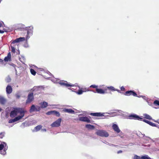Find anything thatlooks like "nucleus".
<instances>
[{"label": "nucleus", "instance_id": "1", "mask_svg": "<svg viewBox=\"0 0 159 159\" xmlns=\"http://www.w3.org/2000/svg\"><path fill=\"white\" fill-rule=\"evenodd\" d=\"M90 87V88H95L96 92L99 94H104L109 93L111 94V91H117L119 93H121L119 90L116 89L114 87L112 86L103 87L102 88V89L98 88V86L95 85H92Z\"/></svg>", "mask_w": 159, "mask_h": 159}, {"label": "nucleus", "instance_id": "2", "mask_svg": "<svg viewBox=\"0 0 159 159\" xmlns=\"http://www.w3.org/2000/svg\"><path fill=\"white\" fill-rule=\"evenodd\" d=\"M27 112V111L24 109L16 108L11 111L10 116L11 117L14 118L17 116L18 114H20V115L18 116H22V118L24 116L25 114Z\"/></svg>", "mask_w": 159, "mask_h": 159}, {"label": "nucleus", "instance_id": "3", "mask_svg": "<svg viewBox=\"0 0 159 159\" xmlns=\"http://www.w3.org/2000/svg\"><path fill=\"white\" fill-rule=\"evenodd\" d=\"M24 39L25 38H24L20 37L12 41L11 44V51L13 53L15 52V49L14 47V46H16L14 44L15 43L22 41L24 40Z\"/></svg>", "mask_w": 159, "mask_h": 159}, {"label": "nucleus", "instance_id": "4", "mask_svg": "<svg viewBox=\"0 0 159 159\" xmlns=\"http://www.w3.org/2000/svg\"><path fill=\"white\" fill-rule=\"evenodd\" d=\"M96 134L98 135L101 137H107L109 136L108 133L105 130H98L96 133Z\"/></svg>", "mask_w": 159, "mask_h": 159}, {"label": "nucleus", "instance_id": "5", "mask_svg": "<svg viewBox=\"0 0 159 159\" xmlns=\"http://www.w3.org/2000/svg\"><path fill=\"white\" fill-rule=\"evenodd\" d=\"M61 119L59 118L55 121L51 125L52 127H58L60 126Z\"/></svg>", "mask_w": 159, "mask_h": 159}, {"label": "nucleus", "instance_id": "6", "mask_svg": "<svg viewBox=\"0 0 159 159\" xmlns=\"http://www.w3.org/2000/svg\"><path fill=\"white\" fill-rule=\"evenodd\" d=\"M123 93L126 96H128L132 95L134 96L139 97L138 96L137 93L133 91L130 90L127 91H126L125 93Z\"/></svg>", "mask_w": 159, "mask_h": 159}, {"label": "nucleus", "instance_id": "7", "mask_svg": "<svg viewBox=\"0 0 159 159\" xmlns=\"http://www.w3.org/2000/svg\"><path fill=\"white\" fill-rule=\"evenodd\" d=\"M34 99L33 93H30L29 94L27 99L26 101V103H30Z\"/></svg>", "mask_w": 159, "mask_h": 159}, {"label": "nucleus", "instance_id": "8", "mask_svg": "<svg viewBox=\"0 0 159 159\" xmlns=\"http://www.w3.org/2000/svg\"><path fill=\"white\" fill-rule=\"evenodd\" d=\"M129 117L130 119H136L138 120H142L143 118L140 117L139 116L135 114L131 115L129 116Z\"/></svg>", "mask_w": 159, "mask_h": 159}, {"label": "nucleus", "instance_id": "9", "mask_svg": "<svg viewBox=\"0 0 159 159\" xmlns=\"http://www.w3.org/2000/svg\"><path fill=\"white\" fill-rule=\"evenodd\" d=\"M59 84L61 85L65 86L66 87H72L73 86V85L68 83L66 81H61L59 82Z\"/></svg>", "mask_w": 159, "mask_h": 159}, {"label": "nucleus", "instance_id": "10", "mask_svg": "<svg viewBox=\"0 0 159 159\" xmlns=\"http://www.w3.org/2000/svg\"><path fill=\"white\" fill-rule=\"evenodd\" d=\"M22 118V116H17L16 117L13 119H11L9 120L8 123H12L15 122L16 121L20 120Z\"/></svg>", "mask_w": 159, "mask_h": 159}, {"label": "nucleus", "instance_id": "11", "mask_svg": "<svg viewBox=\"0 0 159 159\" xmlns=\"http://www.w3.org/2000/svg\"><path fill=\"white\" fill-rule=\"evenodd\" d=\"M112 127L116 133H118L120 132V130L118 126L116 124H113L112 125Z\"/></svg>", "mask_w": 159, "mask_h": 159}, {"label": "nucleus", "instance_id": "12", "mask_svg": "<svg viewBox=\"0 0 159 159\" xmlns=\"http://www.w3.org/2000/svg\"><path fill=\"white\" fill-rule=\"evenodd\" d=\"M104 113L97 112L94 113H90L89 114L91 116H94L100 117L103 116H104Z\"/></svg>", "mask_w": 159, "mask_h": 159}, {"label": "nucleus", "instance_id": "13", "mask_svg": "<svg viewBox=\"0 0 159 159\" xmlns=\"http://www.w3.org/2000/svg\"><path fill=\"white\" fill-rule=\"evenodd\" d=\"M79 120L82 121L86 122L87 123H90V120L89 118L87 117H80L79 119Z\"/></svg>", "mask_w": 159, "mask_h": 159}, {"label": "nucleus", "instance_id": "14", "mask_svg": "<svg viewBox=\"0 0 159 159\" xmlns=\"http://www.w3.org/2000/svg\"><path fill=\"white\" fill-rule=\"evenodd\" d=\"M6 91L7 94H10L12 91V88L11 86L10 85H8L6 88Z\"/></svg>", "mask_w": 159, "mask_h": 159}, {"label": "nucleus", "instance_id": "15", "mask_svg": "<svg viewBox=\"0 0 159 159\" xmlns=\"http://www.w3.org/2000/svg\"><path fill=\"white\" fill-rule=\"evenodd\" d=\"M63 111L69 113L74 114L75 113L74 111L71 109L64 108L63 109Z\"/></svg>", "mask_w": 159, "mask_h": 159}, {"label": "nucleus", "instance_id": "16", "mask_svg": "<svg viewBox=\"0 0 159 159\" xmlns=\"http://www.w3.org/2000/svg\"><path fill=\"white\" fill-rule=\"evenodd\" d=\"M5 61H11V54L10 52L8 53L7 56L5 57L4 59Z\"/></svg>", "mask_w": 159, "mask_h": 159}, {"label": "nucleus", "instance_id": "17", "mask_svg": "<svg viewBox=\"0 0 159 159\" xmlns=\"http://www.w3.org/2000/svg\"><path fill=\"white\" fill-rule=\"evenodd\" d=\"M6 102V100L4 97L0 96V103L2 104H4Z\"/></svg>", "mask_w": 159, "mask_h": 159}, {"label": "nucleus", "instance_id": "18", "mask_svg": "<svg viewBox=\"0 0 159 159\" xmlns=\"http://www.w3.org/2000/svg\"><path fill=\"white\" fill-rule=\"evenodd\" d=\"M41 107L42 108H46L48 106V103L47 102H43L41 103Z\"/></svg>", "mask_w": 159, "mask_h": 159}, {"label": "nucleus", "instance_id": "19", "mask_svg": "<svg viewBox=\"0 0 159 159\" xmlns=\"http://www.w3.org/2000/svg\"><path fill=\"white\" fill-rule=\"evenodd\" d=\"M30 111V112L36 111V107L34 105H32L31 106Z\"/></svg>", "mask_w": 159, "mask_h": 159}, {"label": "nucleus", "instance_id": "20", "mask_svg": "<svg viewBox=\"0 0 159 159\" xmlns=\"http://www.w3.org/2000/svg\"><path fill=\"white\" fill-rule=\"evenodd\" d=\"M85 126L86 128L89 129H93L94 128V126L93 125L90 124H87Z\"/></svg>", "mask_w": 159, "mask_h": 159}, {"label": "nucleus", "instance_id": "21", "mask_svg": "<svg viewBox=\"0 0 159 159\" xmlns=\"http://www.w3.org/2000/svg\"><path fill=\"white\" fill-rule=\"evenodd\" d=\"M143 116H144V117L147 119H148L149 120H152V117L150 116H149V115H148L147 114H144Z\"/></svg>", "mask_w": 159, "mask_h": 159}, {"label": "nucleus", "instance_id": "22", "mask_svg": "<svg viewBox=\"0 0 159 159\" xmlns=\"http://www.w3.org/2000/svg\"><path fill=\"white\" fill-rule=\"evenodd\" d=\"M42 128V126L41 125H38L34 128L35 129L36 131L39 130Z\"/></svg>", "mask_w": 159, "mask_h": 159}, {"label": "nucleus", "instance_id": "23", "mask_svg": "<svg viewBox=\"0 0 159 159\" xmlns=\"http://www.w3.org/2000/svg\"><path fill=\"white\" fill-rule=\"evenodd\" d=\"M53 114L55 115L56 116L59 117L60 115L59 112L56 111H53Z\"/></svg>", "mask_w": 159, "mask_h": 159}, {"label": "nucleus", "instance_id": "24", "mask_svg": "<svg viewBox=\"0 0 159 159\" xmlns=\"http://www.w3.org/2000/svg\"><path fill=\"white\" fill-rule=\"evenodd\" d=\"M11 78L9 76H8L5 79V81L7 83H9L11 82Z\"/></svg>", "mask_w": 159, "mask_h": 159}, {"label": "nucleus", "instance_id": "25", "mask_svg": "<svg viewBox=\"0 0 159 159\" xmlns=\"http://www.w3.org/2000/svg\"><path fill=\"white\" fill-rule=\"evenodd\" d=\"M30 72L32 75H36V72L34 69H31L30 70Z\"/></svg>", "mask_w": 159, "mask_h": 159}, {"label": "nucleus", "instance_id": "26", "mask_svg": "<svg viewBox=\"0 0 159 159\" xmlns=\"http://www.w3.org/2000/svg\"><path fill=\"white\" fill-rule=\"evenodd\" d=\"M141 159H151L150 157H148L147 155L143 156L141 157Z\"/></svg>", "mask_w": 159, "mask_h": 159}, {"label": "nucleus", "instance_id": "27", "mask_svg": "<svg viewBox=\"0 0 159 159\" xmlns=\"http://www.w3.org/2000/svg\"><path fill=\"white\" fill-rule=\"evenodd\" d=\"M153 104L155 106H159V101L157 100L154 101Z\"/></svg>", "mask_w": 159, "mask_h": 159}, {"label": "nucleus", "instance_id": "28", "mask_svg": "<svg viewBox=\"0 0 159 159\" xmlns=\"http://www.w3.org/2000/svg\"><path fill=\"white\" fill-rule=\"evenodd\" d=\"M81 89L82 90V92L83 93L89 91V89L87 88H82Z\"/></svg>", "mask_w": 159, "mask_h": 159}, {"label": "nucleus", "instance_id": "29", "mask_svg": "<svg viewBox=\"0 0 159 159\" xmlns=\"http://www.w3.org/2000/svg\"><path fill=\"white\" fill-rule=\"evenodd\" d=\"M53 114V111H49L46 113L47 115H51Z\"/></svg>", "mask_w": 159, "mask_h": 159}, {"label": "nucleus", "instance_id": "30", "mask_svg": "<svg viewBox=\"0 0 159 159\" xmlns=\"http://www.w3.org/2000/svg\"><path fill=\"white\" fill-rule=\"evenodd\" d=\"M149 125L152 126L156 127L157 126L156 124L152 122H150L149 123Z\"/></svg>", "mask_w": 159, "mask_h": 159}, {"label": "nucleus", "instance_id": "31", "mask_svg": "<svg viewBox=\"0 0 159 159\" xmlns=\"http://www.w3.org/2000/svg\"><path fill=\"white\" fill-rule=\"evenodd\" d=\"M4 132H1L0 133V138L2 139L4 136Z\"/></svg>", "mask_w": 159, "mask_h": 159}, {"label": "nucleus", "instance_id": "32", "mask_svg": "<svg viewBox=\"0 0 159 159\" xmlns=\"http://www.w3.org/2000/svg\"><path fill=\"white\" fill-rule=\"evenodd\" d=\"M83 93L82 90V89L79 90H78L77 93L79 94H81Z\"/></svg>", "mask_w": 159, "mask_h": 159}, {"label": "nucleus", "instance_id": "33", "mask_svg": "<svg viewBox=\"0 0 159 159\" xmlns=\"http://www.w3.org/2000/svg\"><path fill=\"white\" fill-rule=\"evenodd\" d=\"M4 147V145L2 144H0V151L2 150Z\"/></svg>", "mask_w": 159, "mask_h": 159}, {"label": "nucleus", "instance_id": "34", "mask_svg": "<svg viewBox=\"0 0 159 159\" xmlns=\"http://www.w3.org/2000/svg\"><path fill=\"white\" fill-rule=\"evenodd\" d=\"M40 109V107L39 106L36 107V111H39Z\"/></svg>", "mask_w": 159, "mask_h": 159}, {"label": "nucleus", "instance_id": "35", "mask_svg": "<svg viewBox=\"0 0 159 159\" xmlns=\"http://www.w3.org/2000/svg\"><path fill=\"white\" fill-rule=\"evenodd\" d=\"M134 159H141V157L137 155L134 156Z\"/></svg>", "mask_w": 159, "mask_h": 159}, {"label": "nucleus", "instance_id": "36", "mask_svg": "<svg viewBox=\"0 0 159 159\" xmlns=\"http://www.w3.org/2000/svg\"><path fill=\"white\" fill-rule=\"evenodd\" d=\"M120 89L121 91H122L125 92V88L123 86L121 87Z\"/></svg>", "mask_w": 159, "mask_h": 159}, {"label": "nucleus", "instance_id": "37", "mask_svg": "<svg viewBox=\"0 0 159 159\" xmlns=\"http://www.w3.org/2000/svg\"><path fill=\"white\" fill-rule=\"evenodd\" d=\"M143 120V121L144 122H145V123H148V124H149V123L150 122V121H148V120H146L145 119H142Z\"/></svg>", "mask_w": 159, "mask_h": 159}, {"label": "nucleus", "instance_id": "38", "mask_svg": "<svg viewBox=\"0 0 159 159\" xmlns=\"http://www.w3.org/2000/svg\"><path fill=\"white\" fill-rule=\"evenodd\" d=\"M4 32V31L2 30H0V33L2 34Z\"/></svg>", "mask_w": 159, "mask_h": 159}, {"label": "nucleus", "instance_id": "39", "mask_svg": "<svg viewBox=\"0 0 159 159\" xmlns=\"http://www.w3.org/2000/svg\"><path fill=\"white\" fill-rule=\"evenodd\" d=\"M122 152V151L121 150H119L117 152V153H121Z\"/></svg>", "mask_w": 159, "mask_h": 159}, {"label": "nucleus", "instance_id": "40", "mask_svg": "<svg viewBox=\"0 0 159 159\" xmlns=\"http://www.w3.org/2000/svg\"><path fill=\"white\" fill-rule=\"evenodd\" d=\"M3 61L2 59H0V62L2 63H3Z\"/></svg>", "mask_w": 159, "mask_h": 159}, {"label": "nucleus", "instance_id": "41", "mask_svg": "<svg viewBox=\"0 0 159 159\" xmlns=\"http://www.w3.org/2000/svg\"><path fill=\"white\" fill-rule=\"evenodd\" d=\"M27 34H29L30 33V31L29 30H28L27 32Z\"/></svg>", "mask_w": 159, "mask_h": 159}, {"label": "nucleus", "instance_id": "42", "mask_svg": "<svg viewBox=\"0 0 159 159\" xmlns=\"http://www.w3.org/2000/svg\"><path fill=\"white\" fill-rule=\"evenodd\" d=\"M2 26V24L1 23H0V27H1Z\"/></svg>", "mask_w": 159, "mask_h": 159}, {"label": "nucleus", "instance_id": "43", "mask_svg": "<svg viewBox=\"0 0 159 159\" xmlns=\"http://www.w3.org/2000/svg\"><path fill=\"white\" fill-rule=\"evenodd\" d=\"M43 130L44 131H46V129H43Z\"/></svg>", "mask_w": 159, "mask_h": 159}, {"label": "nucleus", "instance_id": "44", "mask_svg": "<svg viewBox=\"0 0 159 159\" xmlns=\"http://www.w3.org/2000/svg\"><path fill=\"white\" fill-rule=\"evenodd\" d=\"M2 109L1 108H0V111H2Z\"/></svg>", "mask_w": 159, "mask_h": 159}, {"label": "nucleus", "instance_id": "45", "mask_svg": "<svg viewBox=\"0 0 159 159\" xmlns=\"http://www.w3.org/2000/svg\"><path fill=\"white\" fill-rule=\"evenodd\" d=\"M154 122H157V121H156V120H154Z\"/></svg>", "mask_w": 159, "mask_h": 159}]
</instances>
